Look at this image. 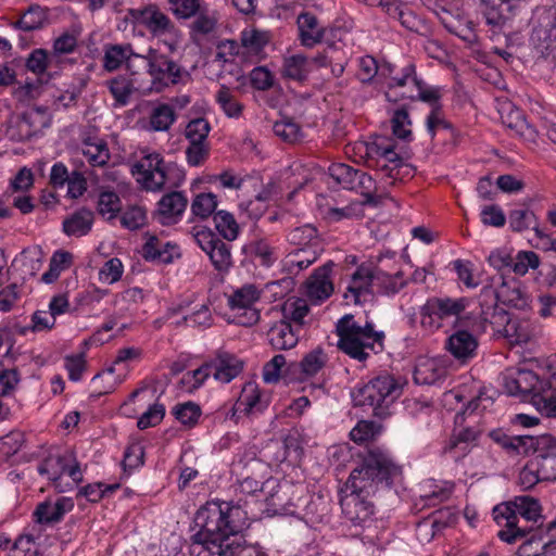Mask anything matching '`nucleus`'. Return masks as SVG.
<instances>
[{"mask_svg":"<svg viewBox=\"0 0 556 556\" xmlns=\"http://www.w3.org/2000/svg\"><path fill=\"white\" fill-rule=\"evenodd\" d=\"M248 520L240 505L206 503L195 515L200 530L193 535L191 556H266L258 546L242 544L238 538Z\"/></svg>","mask_w":556,"mask_h":556,"instance_id":"nucleus-1","label":"nucleus"},{"mask_svg":"<svg viewBox=\"0 0 556 556\" xmlns=\"http://www.w3.org/2000/svg\"><path fill=\"white\" fill-rule=\"evenodd\" d=\"M401 476L402 468L387 451L377 446L368 448L340 490L342 514L353 523L366 521L374 513L369 497L391 488Z\"/></svg>","mask_w":556,"mask_h":556,"instance_id":"nucleus-2","label":"nucleus"},{"mask_svg":"<svg viewBox=\"0 0 556 556\" xmlns=\"http://www.w3.org/2000/svg\"><path fill=\"white\" fill-rule=\"evenodd\" d=\"M404 383L389 372L379 374L351 391L354 406L371 410L379 418L387 417L390 406L402 395Z\"/></svg>","mask_w":556,"mask_h":556,"instance_id":"nucleus-3","label":"nucleus"},{"mask_svg":"<svg viewBox=\"0 0 556 556\" xmlns=\"http://www.w3.org/2000/svg\"><path fill=\"white\" fill-rule=\"evenodd\" d=\"M338 349L351 358L364 363L370 352L383 349V333L374 329L371 323L358 324L351 314L344 315L336 325Z\"/></svg>","mask_w":556,"mask_h":556,"instance_id":"nucleus-4","label":"nucleus"},{"mask_svg":"<svg viewBox=\"0 0 556 556\" xmlns=\"http://www.w3.org/2000/svg\"><path fill=\"white\" fill-rule=\"evenodd\" d=\"M469 304L466 298H431L420 308V325L427 330H438L443 326V320L454 317L453 328L466 317H476L472 313H466Z\"/></svg>","mask_w":556,"mask_h":556,"instance_id":"nucleus-5","label":"nucleus"},{"mask_svg":"<svg viewBox=\"0 0 556 556\" xmlns=\"http://www.w3.org/2000/svg\"><path fill=\"white\" fill-rule=\"evenodd\" d=\"M485 326L477 317H466L454 327L453 333L446 340V350L457 359L467 361L475 356L478 349L477 336L483 332Z\"/></svg>","mask_w":556,"mask_h":556,"instance_id":"nucleus-6","label":"nucleus"},{"mask_svg":"<svg viewBox=\"0 0 556 556\" xmlns=\"http://www.w3.org/2000/svg\"><path fill=\"white\" fill-rule=\"evenodd\" d=\"M492 437L510 456L534 457L545 453V450L556 448V438L551 434L533 437L494 433Z\"/></svg>","mask_w":556,"mask_h":556,"instance_id":"nucleus-7","label":"nucleus"},{"mask_svg":"<svg viewBox=\"0 0 556 556\" xmlns=\"http://www.w3.org/2000/svg\"><path fill=\"white\" fill-rule=\"evenodd\" d=\"M493 517L496 523L502 527L497 536L508 544L516 543L522 536L536 530L540 519H528L516 517L508 505H496L493 508Z\"/></svg>","mask_w":556,"mask_h":556,"instance_id":"nucleus-8","label":"nucleus"},{"mask_svg":"<svg viewBox=\"0 0 556 556\" xmlns=\"http://www.w3.org/2000/svg\"><path fill=\"white\" fill-rule=\"evenodd\" d=\"M51 124V116L46 108H33L11 121L7 134L13 141L22 142L40 134Z\"/></svg>","mask_w":556,"mask_h":556,"instance_id":"nucleus-9","label":"nucleus"},{"mask_svg":"<svg viewBox=\"0 0 556 556\" xmlns=\"http://www.w3.org/2000/svg\"><path fill=\"white\" fill-rule=\"evenodd\" d=\"M260 296L261 292L253 285H245L229 296L228 305L236 324L251 327L260 320V312L253 307Z\"/></svg>","mask_w":556,"mask_h":556,"instance_id":"nucleus-10","label":"nucleus"},{"mask_svg":"<svg viewBox=\"0 0 556 556\" xmlns=\"http://www.w3.org/2000/svg\"><path fill=\"white\" fill-rule=\"evenodd\" d=\"M211 131V125L207 119L198 117L191 119L185 128V137L189 141L186 149L187 162L191 166H199L208 156L210 146L207 137Z\"/></svg>","mask_w":556,"mask_h":556,"instance_id":"nucleus-11","label":"nucleus"},{"mask_svg":"<svg viewBox=\"0 0 556 556\" xmlns=\"http://www.w3.org/2000/svg\"><path fill=\"white\" fill-rule=\"evenodd\" d=\"M490 324L511 344L527 343L534 336V328L530 320L509 317L505 309H495L491 315Z\"/></svg>","mask_w":556,"mask_h":556,"instance_id":"nucleus-12","label":"nucleus"},{"mask_svg":"<svg viewBox=\"0 0 556 556\" xmlns=\"http://www.w3.org/2000/svg\"><path fill=\"white\" fill-rule=\"evenodd\" d=\"M374 282H376V267L363 263L351 275L344 299L348 303L356 305L370 302L375 295Z\"/></svg>","mask_w":556,"mask_h":556,"instance_id":"nucleus-13","label":"nucleus"},{"mask_svg":"<svg viewBox=\"0 0 556 556\" xmlns=\"http://www.w3.org/2000/svg\"><path fill=\"white\" fill-rule=\"evenodd\" d=\"M494 282H497L500 303L519 311L530 307V294L519 279L506 274H496L494 275Z\"/></svg>","mask_w":556,"mask_h":556,"instance_id":"nucleus-14","label":"nucleus"},{"mask_svg":"<svg viewBox=\"0 0 556 556\" xmlns=\"http://www.w3.org/2000/svg\"><path fill=\"white\" fill-rule=\"evenodd\" d=\"M241 467L239 472L240 490L245 494H254L263 489L264 481L268 475V466L263 460L255 456L254 452L244 454L239 463L238 467Z\"/></svg>","mask_w":556,"mask_h":556,"instance_id":"nucleus-15","label":"nucleus"},{"mask_svg":"<svg viewBox=\"0 0 556 556\" xmlns=\"http://www.w3.org/2000/svg\"><path fill=\"white\" fill-rule=\"evenodd\" d=\"M554 530H556V521L547 525H540L536 530L528 535L522 536L521 544L518 547V556H548L551 544H554Z\"/></svg>","mask_w":556,"mask_h":556,"instance_id":"nucleus-16","label":"nucleus"},{"mask_svg":"<svg viewBox=\"0 0 556 556\" xmlns=\"http://www.w3.org/2000/svg\"><path fill=\"white\" fill-rule=\"evenodd\" d=\"M148 73L156 90L170 84H176L180 76V67L167 55L150 52Z\"/></svg>","mask_w":556,"mask_h":556,"instance_id":"nucleus-17","label":"nucleus"},{"mask_svg":"<svg viewBox=\"0 0 556 556\" xmlns=\"http://www.w3.org/2000/svg\"><path fill=\"white\" fill-rule=\"evenodd\" d=\"M164 162L159 153L147 155L141 162L134 165V172L141 176L147 190H160L166 182Z\"/></svg>","mask_w":556,"mask_h":556,"instance_id":"nucleus-18","label":"nucleus"},{"mask_svg":"<svg viewBox=\"0 0 556 556\" xmlns=\"http://www.w3.org/2000/svg\"><path fill=\"white\" fill-rule=\"evenodd\" d=\"M531 39L545 48L556 41V8L543 7L534 11Z\"/></svg>","mask_w":556,"mask_h":556,"instance_id":"nucleus-19","label":"nucleus"},{"mask_svg":"<svg viewBox=\"0 0 556 556\" xmlns=\"http://www.w3.org/2000/svg\"><path fill=\"white\" fill-rule=\"evenodd\" d=\"M211 369L215 380L229 383L238 377L244 367V362L237 355L225 350H218L210 361Z\"/></svg>","mask_w":556,"mask_h":556,"instance_id":"nucleus-20","label":"nucleus"},{"mask_svg":"<svg viewBox=\"0 0 556 556\" xmlns=\"http://www.w3.org/2000/svg\"><path fill=\"white\" fill-rule=\"evenodd\" d=\"M332 264H326L315 269L306 281V295L315 303L328 299L333 293V283L330 278Z\"/></svg>","mask_w":556,"mask_h":556,"instance_id":"nucleus-21","label":"nucleus"},{"mask_svg":"<svg viewBox=\"0 0 556 556\" xmlns=\"http://www.w3.org/2000/svg\"><path fill=\"white\" fill-rule=\"evenodd\" d=\"M521 0H480L488 25L502 28Z\"/></svg>","mask_w":556,"mask_h":556,"instance_id":"nucleus-22","label":"nucleus"},{"mask_svg":"<svg viewBox=\"0 0 556 556\" xmlns=\"http://www.w3.org/2000/svg\"><path fill=\"white\" fill-rule=\"evenodd\" d=\"M326 354L320 349H316L307 353L301 362L288 364L285 374L294 379L303 380L315 376L326 365Z\"/></svg>","mask_w":556,"mask_h":556,"instance_id":"nucleus-23","label":"nucleus"},{"mask_svg":"<svg viewBox=\"0 0 556 556\" xmlns=\"http://www.w3.org/2000/svg\"><path fill=\"white\" fill-rule=\"evenodd\" d=\"M188 204V199L180 191H172L162 197L157 203V213L162 224L176 223L182 215Z\"/></svg>","mask_w":556,"mask_h":556,"instance_id":"nucleus-24","label":"nucleus"},{"mask_svg":"<svg viewBox=\"0 0 556 556\" xmlns=\"http://www.w3.org/2000/svg\"><path fill=\"white\" fill-rule=\"evenodd\" d=\"M267 337L273 349L289 350L299 341V329L281 318L268 329Z\"/></svg>","mask_w":556,"mask_h":556,"instance_id":"nucleus-25","label":"nucleus"},{"mask_svg":"<svg viewBox=\"0 0 556 556\" xmlns=\"http://www.w3.org/2000/svg\"><path fill=\"white\" fill-rule=\"evenodd\" d=\"M505 389L510 395L532 393L539 383V376L532 370L517 369L505 375Z\"/></svg>","mask_w":556,"mask_h":556,"instance_id":"nucleus-26","label":"nucleus"},{"mask_svg":"<svg viewBox=\"0 0 556 556\" xmlns=\"http://www.w3.org/2000/svg\"><path fill=\"white\" fill-rule=\"evenodd\" d=\"M503 124L513 131L514 135L520 137L525 141L535 142L538 130L534 126L528 123L523 113L513 106H508L506 115L502 116Z\"/></svg>","mask_w":556,"mask_h":556,"instance_id":"nucleus-27","label":"nucleus"},{"mask_svg":"<svg viewBox=\"0 0 556 556\" xmlns=\"http://www.w3.org/2000/svg\"><path fill=\"white\" fill-rule=\"evenodd\" d=\"M377 169L381 173L382 178L389 180V184H394L402 176L403 169H407V174H409V165L403 162L392 144L387 146L382 159H379Z\"/></svg>","mask_w":556,"mask_h":556,"instance_id":"nucleus-28","label":"nucleus"},{"mask_svg":"<svg viewBox=\"0 0 556 556\" xmlns=\"http://www.w3.org/2000/svg\"><path fill=\"white\" fill-rule=\"evenodd\" d=\"M74 507L73 501L68 497H60L55 503L43 502L40 503L34 516L36 521L40 523H54L59 522L65 513L71 511Z\"/></svg>","mask_w":556,"mask_h":556,"instance_id":"nucleus-29","label":"nucleus"},{"mask_svg":"<svg viewBox=\"0 0 556 556\" xmlns=\"http://www.w3.org/2000/svg\"><path fill=\"white\" fill-rule=\"evenodd\" d=\"M478 301L481 311L477 318L485 326L486 323L490 324L492 313H494L495 309H502L497 306L500 303V298L497 296V282H494V276L485 279L481 292L478 296Z\"/></svg>","mask_w":556,"mask_h":556,"instance_id":"nucleus-30","label":"nucleus"},{"mask_svg":"<svg viewBox=\"0 0 556 556\" xmlns=\"http://www.w3.org/2000/svg\"><path fill=\"white\" fill-rule=\"evenodd\" d=\"M457 516L450 508H443L434 511L432 516L417 525L419 535L428 541L431 540L437 531H440L455 523Z\"/></svg>","mask_w":556,"mask_h":556,"instance_id":"nucleus-31","label":"nucleus"},{"mask_svg":"<svg viewBox=\"0 0 556 556\" xmlns=\"http://www.w3.org/2000/svg\"><path fill=\"white\" fill-rule=\"evenodd\" d=\"M93 222L94 213L87 207H80L64 219L63 230L68 236L83 237L91 230Z\"/></svg>","mask_w":556,"mask_h":556,"instance_id":"nucleus-32","label":"nucleus"},{"mask_svg":"<svg viewBox=\"0 0 556 556\" xmlns=\"http://www.w3.org/2000/svg\"><path fill=\"white\" fill-rule=\"evenodd\" d=\"M312 72V62L303 54H294L283 59L281 75L295 81H305Z\"/></svg>","mask_w":556,"mask_h":556,"instance_id":"nucleus-33","label":"nucleus"},{"mask_svg":"<svg viewBox=\"0 0 556 556\" xmlns=\"http://www.w3.org/2000/svg\"><path fill=\"white\" fill-rule=\"evenodd\" d=\"M417 80L415 64L408 62L400 71H395L394 75L391 76V79L388 83L389 90L386 92L387 98L390 101H396V97L399 94L395 92V89L408 87V91L413 90V88L417 86Z\"/></svg>","mask_w":556,"mask_h":556,"instance_id":"nucleus-34","label":"nucleus"},{"mask_svg":"<svg viewBox=\"0 0 556 556\" xmlns=\"http://www.w3.org/2000/svg\"><path fill=\"white\" fill-rule=\"evenodd\" d=\"M83 154L92 166H104L110 161V151L104 139L87 137L83 141Z\"/></svg>","mask_w":556,"mask_h":556,"instance_id":"nucleus-35","label":"nucleus"},{"mask_svg":"<svg viewBox=\"0 0 556 556\" xmlns=\"http://www.w3.org/2000/svg\"><path fill=\"white\" fill-rule=\"evenodd\" d=\"M298 28L301 41L306 47H313L319 42L324 35L316 16L307 12L299 15Z\"/></svg>","mask_w":556,"mask_h":556,"instance_id":"nucleus-36","label":"nucleus"},{"mask_svg":"<svg viewBox=\"0 0 556 556\" xmlns=\"http://www.w3.org/2000/svg\"><path fill=\"white\" fill-rule=\"evenodd\" d=\"M407 283L408 280L404 278L402 270L390 274L376 267V285L382 294L394 295L404 289Z\"/></svg>","mask_w":556,"mask_h":556,"instance_id":"nucleus-37","label":"nucleus"},{"mask_svg":"<svg viewBox=\"0 0 556 556\" xmlns=\"http://www.w3.org/2000/svg\"><path fill=\"white\" fill-rule=\"evenodd\" d=\"M137 80L135 78H128L124 75H118L106 81V86L115 100V103L119 106H125L130 99V96L138 88L136 87Z\"/></svg>","mask_w":556,"mask_h":556,"instance_id":"nucleus-38","label":"nucleus"},{"mask_svg":"<svg viewBox=\"0 0 556 556\" xmlns=\"http://www.w3.org/2000/svg\"><path fill=\"white\" fill-rule=\"evenodd\" d=\"M445 368L435 359H421L414 371L418 384H433L445 376Z\"/></svg>","mask_w":556,"mask_h":556,"instance_id":"nucleus-39","label":"nucleus"},{"mask_svg":"<svg viewBox=\"0 0 556 556\" xmlns=\"http://www.w3.org/2000/svg\"><path fill=\"white\" fill-rule=\"evenodd\" d=\"M501 505H508L516 517L540 519L541 521L543 519L541 515V506L533 497L519 496L511 502L502 503Z\"/></svg>","mask_w":556,"mask_h":556,"instance_id":"nucleus-40","label":"nucleus"},{"mask_svg":"<svg viewBox=\"0 0 556 556\" xmlns=\"http://www.w3.org/2000/svg\"><path fill=\"white\" fill-rule=\"evenodd\" d=\"M48 21L47 11L38 4L30 5L14 26L24 30L33 31L43 27Z\"/></svg>","mask_w":556,"mask_h":556,"instance_id":"nucleus-41","label":"nucleus"},{"mask_svg":"<svg viewBox=\"0 0 556 556\" xmlns=\"http://www.w3.org/2000/svg\"><path fill=\"white\" fill-rule=\"evenodd\" d=\"M131 46L106 45L104 46L103 67L108 72L116 71L129 56Z\"/></svg>","mask_w":556,"mask_h":556,"instance_id":"nucleus-42","label":"nucleus"},{"mask_svg":"<svg viewBox=\"0 0 556 556\" xmlns=\"http://www.w3.org/2000/svg\"><path fill=\"white\" fill-rule=\"evenodd\" d=\"M392 16L397 18L401 25L410 31L421 36H427L430 31V27L427 22L410 10H400L399 8H394Z\"/></svg>","mask_w":556,"mask_h":556,"instance_id":"nucleus-43","label":"nucleus"},{"mask_svg":"<svg viewBox=\"0 0 556 556\" xmlns=\"http://www.w3.org/2000/svg\"><path fill=\"white\" fill-rule=\"evenodd\" d=\"M176 113L169 104L155 106L150 114V126L154 131H166L176 121Z\"/></svg>","mask_w":556,"mask_h":556,"instance_id":"nucleus-44","label":"nucleus"},{"mask_svg":"<svg viewBox=\"0 0 556 556\" xmlns=\"http://www.w3.org/2000/svg\"><path fill=\"white\" fill-rule=\"evenodd\" d=\"M215 228L228 241H233L239 235V224L235 216L227 211H218L214 215Z\"/></svg>","mask_w":556,"mask_h":556,"instance_id":"nucleus-45","label":"nucleus"},{"mask_svg":"<svg viewBox=\"0 0 556 556\" xmlns=\"http://www.w3.org/2000/svg\"><path fill=\"white\" fill-rule=\"evenodd\" d=\"M282 319L288 320L290 324L293 321L300 330L301 326L304 323L305 316L308 314L309 308L305 300L296 299V300H288L285 302L281 308Z\"/></svg>","mask_w":556,"mask_h":556,"instance_id":"nucleus-46","label":"nucleus"},{"mask_svg":"<svg viewBox=\"0 0 556 556\" xmlns=\"http://www.w3.org/2000/svg\"><path fill=\"white\" fill-rule=\"evenodd\" d=\"M249 251L252 256L258 260L262 266L269 267L277 260L278 255L266 239H258L249 244Z\"/></svg>","mask_w":556,"mask_h":556,"instance_id":"nucleus-47","label":"nucleus"},{"mask_svg":"<svg viewBox=\"0 0 556 556\" xmlns=\"http://www.w3.org/2000/svg\"><path fill=\"white\" fill-rule=\"evenodd\" d=\"M97 211L108 220L116 217L121 211V199L114 191H103L99 194Z\"/></svg>","mask_w":556,"mask_h":556,"instance_id":"nucleus-48","label":"nucleus"},{"mask_svg":"<svg viewBox=\"0 0 556 556\" xmlns=\"http://www.w3.org/2000/svg\"><path fill=\"white\" fill-rule=\"evenodd\" d=\"M214 268L218 271H227L232 265L230 247L222 239L206 253Z\"/></svg>","mask_w":556,"mask_h":556,"instance_id":"nucleus-49","label":"nucleus"},{"mask_svg":"<svg viewBox=\"0 0 556 556\" xmlns=\"http://www.w3.org/2000/svg\"><path fill=\"white\" fill-rule=\"evenodd\" d=\"M66 470V457L65 456H48L38 466V472L40 475H47L48 479L52 482H56L60 478L65 475Z\"/></svg>","mask_w":556,"mask_h":556,"instance_id":"nucleus-50","label":"nucleus"},{"mask_svg":"<svg viewBox=\"0 0 556 556\" xmlns=\"http://www.w3.org/2000/svg\"><path fill=\"white\" fill-rule=\"evenodd\" d=\"M554 450H545V453L532 457V460L536 462L543 481L556 480V453Z\"/></svg>","mask_w":556,"mask_h":556,"instance_id":"nucleus-51","label":"nucleus"},{"mask_svg":"<svg viewBox=\"0 0 556 556\" xmlns=\"http://www.w3.org/2000/svg\"><path fill=\"white\" fill-rule=\"evenodd\" d=\"M509 226L513 231L521 232L523 230L538 227L535 214L528 208H517L509 213Z\"/></svg>","mask_w":556,"mask_h":556,"instance_id":"nucleus-52","label":"nucleus"},{"mask_svg":"<svg viewBox=\"0 0 556 556\" xmlns=\"http://www.w3.org/2000/svg\"><path fill=\"white\" fill-rule=\"evenodd\" d=\"M173 414L182 425L193 427L198 424L202 412L197 403L189 401L177 404L173 408Z\"/></svg>","mask_w":556,"mask_h":556,"instance_id":"nucleus-53","label":"nucleus"},{"mask_svg":"<svg viewBox=\"0 0 556 556\" xmlns=\"http://www.w3.org/2000/svg\"><path fill=\"white\" fill-rule=\"evenodd\" d=\"M142 16L146 26L152 33H165L172 28L168 16L155 8L144 10Z\"/></svg>","mask_w":556,"mask_h":556,"instance_id":"nucleus-54","label":"nucleus"},{"mask_svg":"<svg viewBox=\"0 0 556 556\" xmlns=\"http://www.w3.org/2000/svg\"><path fill=\"white\" fill-rule=\"evenodd\" d=\"M216 207L217 200L216 195L213 193H200L191 203L192 214L200 219L210 217L211 214L215 212Z\"/></svg>","mask_w":556,"mask_h":556,"instance_id":"nucleus-55","label":"nucleus"},{"mask_svg":"<svg viewBox=\"0 0 556 556\" xmlns=\"http://www.w3.org/2000/svg\"><path fill=\"white\" fill-rule=\"evenodd\" d=\"M479 435V432L472 428H464L458 432H455L451 438L445 451L456 452L460 450V453L465 455L468 452V444L475 442Z\"/></svg>","mask_w":556,"mask_h":556,"instance_id":"nucleus-56","label":"nucleus"},{"mask_svg":"<svg viewBox=\"0 0 556 556\" xmlns=\"http://www.w3.org/2000/svg\"><path fill=\"white\" fill-rule=\"evenodd\" d=\"M379 432L380 426H378L375 421L361 420L351 430L350 438L355 443L363 444L375 439V437L379 434Z\"/></svg>","mask_w":556,"mask_h":556,"instance_id":"nucleus-57","label":"nucleus"},{"mask_svg":"<svg viewBox=\"0 0 556 556\" xmlns=\"http://www.w3.org/2000/svg\"><path fill=\"white\" fill-rule=\"evenodd\" d=\"M216 101L222 106L227 116L238 117L241 115L243 106L233 98L230 89L227 86H220L216 94Z\"/></svg>","mask_w":556,"mask_h":556,"instance_id":"nucleus-58","label":"nucleus"},{"mask_svg":"<svg viewBox=\"0 0 556 556\" xmlns=\"http://www.w3.org/2000/svg\"><path fill=\"white\" fill-rule=\"evenodd\" d=\"M357 170L346 164H334L329 168L330 176L344 189H355Z\"/></svg>","mask_w":556,"mask_h":556,"instance_id":"nucleus-59","label":"nucleus"},{"mask_svg":"<svg viewBox=\"0 0 556 556\" xmlns=\"http://www.w3.org/2000/svg\"><path fill=\"white\" fill-rule=\"evenodd\" d=\"M540 260L536 253L532 251H521L517 254V257L511 260L510 273L523 276L529 268H538Z\"/></svg>","mask_w":556,"mask_h":556,"instance_id":"nucleus-60","label":"nucleus"},{"mask_svg":"<svg viewBox=\"0 0 556 556\" xmlns=\"http://www.w3.org/2000/svg\"><path fill=\"white\" fill-rule=\"evenodd\" d=\"M147 220V214L144 208L141 206H130L125 210L121 216V224L128 230H137L144 226Z\"/></svg>","mask_w":556,"mask_h":556,"instance_id":"nucleus-61","label":"nucleus"},{"mask_svg":"<svg viewBox=\"0 0 556 556\" xmlns=\"http://www.w3.org/2000/svg\"><path fill=\"white\" fill-rule=\"evenodd\" d=\"M287 361L285 355L277 354L263 367V380L266 383H276L282 375V368H287Z\"/></svg>","mask_w":556,"mask_h":556,"instance_id":"nucleus-62","label":"nucleus"},{"mask_svg":"<svg viewBox=\"0 0 556 556\" xmlns=\"http://www.w3.org/2000/svg\"><path fill=\"white\" fill-rule=\"evenodd\" d=\"M445 28L455 36L459 37L462 40H464L469 46H473L478 42V36L473 28L471 27V23H460L457 21L452 22H443Z\"/></svg>","mask_w":556,"mask_h":556,"instance_id":"nucleus-63","label":"nucleus"},{"mask_svg":"<svg viewBox=\"0 0 556 556\" xmlns=\"http://www.w3.org/2000/svg\"><path fill=\"white\" fill-rule=\"evenodd\" d=\"M273 130L277 137L291 143L295 142L301 135L300 126L291 119L276 122L273 126Z\"/></svg>","mask_w":556,"mask_h":556,"instance_id":"nucleus-64","label":"nucleus"}]
</instances>
